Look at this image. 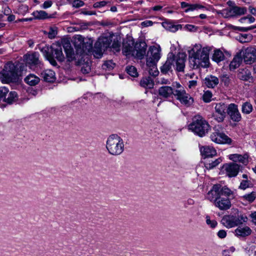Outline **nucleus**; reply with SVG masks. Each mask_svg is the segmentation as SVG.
I'll return each mask as SVG.
<instances>
[{
  "label": "nucleus",
  "instance_id": "obj_27",
  "mask_svg": "<svg viewBox=\"0 0 256 256\" xmlns=\"http://www.w3.org/2000/svg\"><path fill=\"white\" fill-rule=\"evenodd\" d=\"M205 84L210 88H213L216 86L219 82L218 79L215 76H208L204 79Z\"/></svg>",
  "mask_w": 256,
  "mask_h": 256
},
{
  "label": "nucleus",
  "instance_id": "obj_50",
  "mask_svg": "<svg viewBox=\"0 0 256 256\" xmlns=\"http://www.w3.org/2000/svg\"><path fill=\"white\" fill-rule=\"evenodd\" d=\"M212 94L211 92H205L202 96V100L206 102H209L212 100Z\"/></svg>",
  "mask_w": 256,
  "mask_h": 256
},
{
  "label": "nucleus",
  "instance_id": "obj_18",
  "mask_svg": "<svg viewBox=\"0 0 256 256\" xmlns=\"http://www.w3.org/2000/svg\"><path fill=\"white\" fill-rule=\"evenodd\" d=\"M214 204L222 210H227L231 207V202L228 197L225 198L221 196L214 203Z\"/></svg>",
  "mask_w": 256,
  "mask_h": 256
},
{
  "label": "nucleus",
  "instance_id": "obj_11",
  "mask_svg": "<svg viewBox=\"0 0 256 256\" xmlns=\"http://www.w3.org/2000/svg\"><path fill=\"white\" fill-rule=\"evenodd\" d=\"M174 96L182 104L187 106H190L194 102L193 98L186 92L185 90H178L177 93H174Z\"/></svg>",
  "mask_w": 256,
  "mask_h": 256
},
{
  "label": "nucleus",
  "instance_id": "obj_40",
  "mask_svg": "<svg viewBox=\"0 0 256 256\" xmlns=\"http://www.w3.org/2000/svg\"><path fill=\"white\" fill-rule=\"evenodd\" d=\"M232 10L234 16H241L244 14L246 12V9L244 7L233 6Z\"/></svg>",
  "mask_w": 256,
  "mask_h": 256
},
{
  "label": "nucleus",
  "instance_id": "obj_24",
  "mask_svg": "<svg viewBox=\"0 0 256 256\" xmlns=\"http://www.w3.org/2000/svg\"><path fill=\"white\" fill-rule=\"evenodd\" d=\"M252 232V230L248 226H239L234 230L235 234L238 237L248 236L251 234Z\"/></svg>",
  "mask_w": 256,
  "mask_h": 256
},
{
  "label": "nucleus",
  "instance_id": "obj_52",
  "mask_svg": "<svg viewBox=\"0 0 256 256\" xmlns=\"http://www.w3.org/2000/svg\"><path fill=\"white\" fill-rule=\"evenodd\" d=\"M184 28L190 32H196L198 30V28L192 24H186L185 25Z\"/></svg>",
  "mask_w": 256,
  "mask_h": 256
},
{
  "label": "nucleus",
  "instance_id": "obj_4",
  "mask_svg": "<svg viewBox=\"0 0 256 256\" xmlns=\"http://www.w3.org/2000/svg\"><path fill=\"white\" fill-rule=\"evenodd\" d=\"M232 194V191L226 186H222L220 184H214L208 191L206 198L214 204L221 196L229 197Z\"/></svg>",
  "mask_w": 256,
  "mask_h": 256
},
{
  "label": "nucleus",
  "instance_id": "obj_33",
  "mask_svg": "<svg viewBox=\"0 0 256 256\" xmlns=\"http://www.w3.org/2000/svg\"><path fill=\"white\" fill-rule=\"evenodd\" d=\"M140 85L146 88H152L154 86L153 80L150 77L144 78L140 82Z\"/></svg>",
  "mask_w": 256,
  "mask_h": 256
},
{
  "label": "nucleus",
  "instance_id": "obj_13",
  "mask_svg": "<svg viewBox=\"0 0 256 256\" xmlns=\"http://www.w3.org/2000/svg\"><path fill=\"white\" fill-rule=\"evenodd\" d=\"M227 113L234 122H238L242 119L241 114L238 110V106L234 104H228Z\"/></svg>",
  "mask_w": 256,
  "mask_h": 256
},
{
  "label": "nucleus",
  "instance_id": "obj_30",
  "mask_svg": "<svg viewBox=\"0 0 256 256\" xmlns=\"http://www.w3.org/2000/svg\"><path fill=\"white\" fill-rule=\"evenodd\" d=\"M74 44L75 47L78 48V49H80L82 50L80 52H86V50H84V38L82 36H75L74 38Z\"/></svg>",
  "mask_w": 256,
  "mask_h": 256
},
{
  "label": "nucleus",
  "instance_id": "obj_2",
  "mask_svg": "<svg viewBox=\"0 0 256 256\" xmlns=\"http://www.w3.org/2000/svg\"><path fill=\"white\" fill-rule=\"evenodd\" d=\"M106 148L111 155H120L124 150V141L118 135L112 134L107 139Z\"/></svg>",
  "mask_w": 256,
  "mask_h": 256
},
{
  "label": "nucleus",
  "instance_id": "obj_57",
  "mask_svg": "<svg viewBox=\"0 0 256 256\" xmlns=\"http://www.w3.org/2000/svg\"><path fill=\"white\" fill-rule=\"evenodd\" d=\"M173 86L176 88V89L174 90V93H177L178 90H184V88L180 85V84L177 82L173 84Z\"/></svg>",
  "mask_w": 256,
  "mask_h": 256
},
{
  "label": "nucleus",
  "instance_id": "obj_44",
  "mask_svg": "<svg viewBox=\"0 0 256 256\" xmlns=\"http://www.w3.org/2000/svg\"><path fill=\"white\" fill-rule=\"evenodd\" d=\"M127 73L133 77H136L138 76V73L136 68L134 66H128L126 68Z\"/></svg>",
  "mask_w": 256,
  "mask_h": 256
},
{
  "label": "nucleus",
  "instance_id": "obj_8",
  "mask_svg": "<svg viewBox=\"0 0 256 256\" xmlns=\"http://www.w3.org/2000/svg\"><path fill=\"white\" fill-rule=\"evenodd\" d=\"M160 46H151L148 52L146 58L147 66L156 65V62L160 58Z\"/></svg>",
  "mask_w": 256,
  "mask_h": 256
},
{
  "label": "nucleus",
  "instance_id": "obj_48",
  "mask_svg": "<svg viewBox=\"0 0 256 256\" xmlns=\"http://www.w3.org/2000/svg\"><path fill=\"white\" fill-rule=\"evenodd\" d=\"M8 92V88L5 86L0 88V100H2L4 102V101Z\"/></svg>",
  "mask_w": 256,
  "mask_h": 256
},
{
  "label": "nucleus",
  "instance_id": "obj_17",
  "mask_svg": "<svg viewBox=\"0 0 256 256\" xmlns=\"http://www.w3.org/2000/svg\"><path fill=\"white\" fill-rule=\"evenodd\" d=\"M146 44H136L134 46L132 56L138 59H142L146 54Z\"/></svg>",
  "mask_w": 256,
  "mask_h": 256
},
{
  "label": "nucleus",
  "instance_id": "obj_43",
  "mask_svg": "<svg viewBox=\"0 0 256 256\" xmlns=\"http://www.w3.org/2000/svg\"><path fill=\"white\" fill-rule=\"evenodd\" d=\"M252 39V36L250 34H242L239 36V40L242 43L250 42Z\"/></svg>",
  "mask_w": 256,
  "mask_h": 256
},
{
  "label": "nucleus",
  "instance_id": "obj_45",
  "mask_svg": "<svg viewBox=\"0 0 256 256\" xmlns=\"http://www.w3.org/2000/svg\"><path fill=\"white\" fill-rule=\"evenodd\" d=\"M28 8L26 5L22 4L19 6L15 12L19 14L24 15L28 11Z\"/></svg>",
  "mask_w": 256,
  "mask_h": 256
},
{
  "label": "nucleus",
  "instance_id": "obj_41",
  "mask_svg": "<svg viewBox=\"0 0 256 256\" xmlns=\"http://www.w3.org/2000/svg\"><path fill=\"white\" fill-rule=\"evenodd\" d=\"M238 78L244 80H247L250 76V73L248 70H242L238 74Z\"/></svg>",
  "mask_w": 256,
  "mask_h": 256
},
{
  "label": "nucleus",
  "instance_id": "obj_32",
  "mask_svg": "<svg viewBox=\"0 0 256 256\" xmlns=\"http://www.w3.org/2000/svg\"><path fill=\"white\" fill-rule=\"evenodd\" d=\"M134 48L133 42L129 44L124 43L123 45L122 53L125 56L128 57L132 56Z\"/></svg>",
  "mask_w": 256,
  "mask_h": 256
},
{
  "label": "nucleus",
  "instance_id": "obj_10",
  "mask_svg": "<svg viewBox=\"0 0 256 256\" xmlns=\"http://www.w3.org/2000/svg\"><path fill=\"white\" fill-rule=\"evenodd\" d=\"M40 55L36 52L28 53L24 56V61L26 65L32 68L34 66L38 65L40 64L39 60Z\"/></svg>",
  "mask_w": 256,
  "mask_h": 256
},
{
  "label": "nucleus",
  "instance_id": "obj_37",
  "mask_svg": "<svg viewBox=\"0 0 256 256\" xmlns=\"http://www.w3.org/2000/svg\"><path fill=\"white\" fill-rule=\"evenodd\" d=\"M162 24V26L164 28L173 32H176L180 28L182 27L181 25H174L168 22H164Z\"/></svg>",
  "mask_w": 256,
  "mask_h": 256
},
{
  "label": "nucleus",
  "instance_id": "obj_47",
  "mask_svg": "<svg viewBox=\"0 0 256 256\" xmlns=\"http://www.w3.org/2000/svg\"><path fill=\"white\" fill-rule=\"evenodd\" d=\"M252 184L250 181L248 180H242L239 186V188L242 190H246V188L252 186Z\"/></svg>",
  "mask_w": 256,
  "mask_h": 256
},
{
  "label": "nucleus",
  "instance_id": "obj_29",
  "mask_svg": "<svg viewBox=\"0 0 256 256\" xmlns=\"http://www.w3.org/2000/svg\"><path fill=\"white\" fill-rule=\"evenodd\" d=\"M24 80L28 84L34 86L40 82V79L34 74H30L24 78Z\"/></svg>",
  "mask_w": 256,
  "mask_h": 256
},
{
  "label": "nucleus",
  "instance_id": "obj_19",
  "mask_svg": "<svg viewBox=\"0 0 256 256\" xmlns=\"http://www.w3.org/2000/svg\"><path fill=\"white\" fill-rule=\"evenodd\" d=\"M174 60L176 62V70L183 72L185 67L186 55L184 53H179Z\"/></svg>",
  "mask_w": 256,
  "mask_h": 256
},
{
  "label": "nucleus",
  "instance_id": "obj_61",
  "mask_svg": "<svg viewBox=\"0 0 256 256\" xmlns=\"http://www.w3.org/2000/svg\"><path fill=\"white\" fill-rule=\"evenodd\" d=\"M48 60L50 62V64L54 66H56L57 64L56 60L50 56H47Z\"/></svg>",
  "mask_w": 256,
  "mask_h": 256
},
{
  "label": "nucleus",
  "instance_id": "obj_22",
  "mask_svg": "<svg viewBox=\"0 0 256 256\" xmlns=\"http://www.w3.org/2000/svg\"><path fill=\"white\" fill-rule=\"evenodd\" d=\"M174 56L172 53L168 54V60L160 68L162 72L166 74L172 70V66H174Z\"/></svg>",
  "mask_w": 256,
  "mask_h": 256
},
{
  "label": "nucleus",
  "instance_id": "obj_35",
  "mask_svg": "<svg viewBox=\"0 0 256 256\" xmlns=\"http://www.w3.org/2000/svg\"><path fill=\"white\" fill-rule=\"evenodd\" d=\"M18 100V94L14 91L9 92L6 94V97L4 100V102L11 104Z\"/></svg>",
  "mask_w": 256,
  "mask_h": 256
},
{
  "label": "nucleus",
  "instance_id": "obj_64",
  "mask_svg": "<svg viewBox=\"0 0 256 256\" xmlns=\"http://www.w3.org/2000/svg\"><path fill=\"white\" fill-rule=\"evenodd\" d=\"M250 217L252 218V222L256 224V212L252 213L250 214Z\"/></svg>",
  "mask_w": 256,
  "mask_h": 256
},
{
  "label": "nucleus",
  "instance_id": "obj_31",
  "mask_svg": "<svg viewBox=\"0 0 256 256\" xmlns=\"http://www.w3.org/2000/svg\"><path fill=\"white\" fill-rule=\"evenodd\" d=\"M222 162L220 158L215 160H204V164L205 168L208 170H211L216 166Z\"/></svg>",
  "mask_w": 256,
  "mask_h": 256
},
{
  "label": "nucleus",
  "instance_id": "obj_5",
  "mask_svg": "<svg viewBox=\"0 0 256 256\" xmlns=\"http://www.w3.org/2000/svg\"><path fill=\"white\" fill-rule=\"evenodd\" d=\"M18 68L14 64L9 62L4 66L2 72H0V80L3 83L8 84L18 79Z\"/></svg>",
  "mask_w": 256,
  "mask_h": 256
},
{
  "label": "nucleus",
  "instance_id": "obj_55",
  "mask_svg": "<svg viewBox=\"0 0 256 256\" xmlns=\"http://www.w3.org/2000/svg\"><path fill=\"white\" fill-rule=\"evenodd\" d=\"M84 4V2L81 0H74L72 2V6L76 8L82 7Z\"/></svg>",
  "mask_w": 256,
  "mask_h": 256
},
{
  "label": "nucleus",
  "instance_id": "obj_26",
  "mask_svg": "<svg viewBox=\"0 0 256 256\" xmlns=\"http://www.w3.org/2000/svg\"><path fill=\"white\" fill-rule=\"evenodd\" d=\"M248 156L247 154L243 156L239 154H232L229 156V158L234 162H240L244 164H246L248 162Z\"/></svg>",
  "mask_w": 256,
  "mask_h": 256
},
{
  "label": "nucleus",
  "instance_id": "obj_49",
  "mask_svg": "<svg viewBox=\"0 0 256 256\" xmlns=\"http://www.w3.org/2000/svg\"><path fill=\"white\" fill-rule=\"evenodd\" d=\"M206 224L210 228H214L218 224V222L216 220H211L210 216H206Z\"/></svg>",
  "mask_w": 256,
  "mask_h": 256
},
{
  "label": "nucleus",
  "instance_id": "obj_6",
  "mask_svg": "<svg viewBox=\"0 0 256 256\" xmlns=\"http://www.w3.org/2000/svg\"><path fill=\"white\" fill-rule=\"evenodd\" d=\"M248 218L244 215L238 214L237 216H234L230 214L226 215L222 218V223L226 228H232L246 222Z\"/></svg>",
  "mask_w": 256,
  "mask_h": 256
},
{
  "label": "nucleus",
  "instance_id": "obj_25",
  "mask_svg": "<svg viewBox=\"0 0 256 256\" xmlns=\"http://www.w3.org/2000/svg\"><path fill=\"white\" fill-rule=\"evenodd\" d=\"M41 76L46 82H52L56 80L55 72L51 70H44L41 73Z\"/></svg>",
  "mask_w": 256,
  "mask_h": 256
},
{
  "label": "nucleus",
  "instance_id": "obj_58",
  "mask_svg": "<svg viewBox=\"0 0 256 256\" xmlns=\"http://www.w3.org/2000/svg\"><path fill=\"white\" fill-rule=\"evenodd\" d=\"M52 4V2L51 0H46L45 1L42 5L41 6V8L44 9H46L50 8Z\"/></svg>",
  "mask_w": 256,
  "mask_h": 256
},
{
  "label": "nucleus",
  "instance_id": "obj_34",
  "mask_svg": "<svg viewBox=\"0 0 256 256\" xmlns=\"http://www.w3.org/2000/svg\"><path fill=\"white\" fill-rule=\"evenodd\" d=\"M32 15L34 18L36 20H44L51 18L46 12L42 10H35L33 12Z\"/></svg>",
  "mask_w": 256,
  "mask_h": 256
},
{
  "label": "nucleus",
  "instance_id": "obj_28",
  "mask_svg": "<svg viewBox=\"0 0 256 256\" xmlns=\"http://www.w3.org/2000/svg\"><path fill=\"white\" fill-rule=\"evenodd\" d=\"M52 54L58 61L62 62L64 60V58L60 46L56 45V47H54V45L52 46Z\"/></svg>",
  "mask_w": 256,
  "mask_h": 256
},
{
  "label": "nucleus",
  "instance_id": "obj_7",
  "mask_svg": "<svg viewBox=\"0 0 256 256\" xmlns=\"http://www.w3.org/2000/svg\"><path fill=\"white\" fill-rule=\"evenodd\" d=\"M110 45V38L104 36L100 38L94 44L93 50L94 56L96 58H101L104 52L109 47Z\"/></svg>",
  "mask_w": 256,
  "mask_h": 256
},
{
  "label": "nucleus",
  "instance_id": "obj_3",
  "mask_svg": "<svg viewBox=\"0 0 256 256\" xmlns=\"http://www.w3.org/2000/svg\"><path fill=\"white\" fill-rule=\"evenodd\" d=\"M208 123L200 115L194 116L192 122L188 126V129L198 136L202 137L210 130Z\"/></svg>",
  "mask_w": 256,
  "mask_h": 256
},
{
  "label": "nucleus",
  "instance_id": "obj_16",
  "mask_svg": "<svg viewBox=\"0 0 256 256\" xmlns=\"http://www.w3.org/2000/svg\"><path fill=\"white\" fill-rule=\"evenodd\" d=\"M222 169L226 171L228 176L230 178L234 177L238 174L240 166L234 162L226 164L223 166Z\"/></svg>",
  "mask_w": 256,
  "mask_h": 256
},
{
  "label": "nucleus",
  "instance_id": "obj_60",
  "mask_svg": "<svg viewBox=\"0 0 256 256\" xmlns=\"http://www.w3.org/2000/svg\"><path fill=\"white\" fill-rule=\"evenodd\" d=\"M226 236V231L224 230H220L218 232V236L220 238H224Z\"/></svg>",
  "mask_w": 256,
  "mask_h": 256
},
{
  "label": "nucleus",
  "instance_id": "obj_12",
  "mask_svg": "<svg viewBox=\"0 0 256 256\" xmlns=\"http://www.w3.org/2000/svg\"><path fill=\"white\" fill-rule=\"evenodd\" d=\"M212 140L219 144H230L232 140L222 132H214L210 135Z\"/></svg>",
  "mask_w": 256,
  "mask_h": 256
},
{
  "label": "nucleus",
  "instance_id": "obj_14",
  "mask_svg": "<svg viewBox=\"0 0 256 256\" xmlns=\"http://www.w3.org/2000/svg\"><path fill=\"white\" fill-rule=\"evenodd\" d=\"M243 58L246 64H251L254 62L256 58V49L252 47H249L242 51Z\"/></svg>",
  "mask_w": 256,
  "mask_h": 256
},
{
  "label": "nucleus",
  "instance_id": "obj_20",
  "mask_svg": "<svg viewBox=\"0 0 256 256\" xmlns=\"http://www.w3.org/2000/svg\"><path fill=\"white\" fill-rule=\"evenodd\" d=\"M200 151L202 155L204 157V160L216 155V150L212 146H202L200 148Z\"/></svg>",
  "mask_w": 256,
  "mask_h": 256
},
{
  "label": "nucleus",
  "instance_id": "obj_56",
  "mask_svg": "<svg viewBox=\"0 0 256 256\" xmlns=\"http://www.w3.org/2000/svg\"><path fill=\"white\" fill-rule=\"evenodd\" d=\"M107 3H108L107 2L104 1V0L96 2L94 4L93 6L94 8H100L104 6H105L106 5Z\"/></svg>",
  "mask_w": 256,
  "mask_h": 256
},
{
  "label": "nucleus",
  "instance_id": "obj_59",
  "mask_svg": "<svg viewBox=\"0 0 256 256\" xmlns=\"http://www.w3.org/2000/svg\"><path fill=\"white\" fill-rule=\"evenodd\" d=\"M81 70L83 74H88L90 70V68L88 64H86V66H83Z\"/></svg>",
  "mask_w": 256,
  "mask_h": 256
},
{
  "label": "nucleus",
  "instance_id": "obj_21",
  "mask_svg": "<svg viewBox=\"0 0 256 256\" xmlns=\"http://www.w3.org/2000/svg\"><path fill=\"white\" fill-rule=\"evenodd\" d=\"M158 92L159 96L164 99L172 98V96H174V90L172 87L168 86H163L160 88Z\"/></svg>",
  "mask_w": 256,
  "mask_h": 256
},
{
  "label": "nucleus",
  "instance_id": "obj_46",
  "mask_svg": "<svg viewBox=\"0 0 256 256\" xmlns=\"http://www.w3.org/2000/svg\"><path fill=\"white\" fill-rule=\"evenodd\" d=\"M243 198L248 202H252L254 201L256 198V192H252L250 194L244 195Z\"/></svg>",
  "mask_w": 256,
  "mask_h": 256
},
{
  "label": "nucleus",
  "instance_id": "obj_38",
  "mask_svg": "<svg viewBox=\"0 0 256 256\" xmlns=\"http://www.w3.org/2000/svg\"><path fill=\"white\" fill-rule=\"evenodd\" d=\"M242 62V58L240 56H236L232 60L230 64V70H234L238 68Z\"/></svg>",
  "mask_w": 256,
  "mask_h": 256
},
{
  "label": "nucleus",
  "instance_id": "obj_54",
  "mask_svg": "<svg viewBox=\"0 0 256 256\" xmlns=\"http://www.w3.org/2000/svg\"><path fill=\"white\" fill-rule=\"evenodd\" d=\"M114 64L111 60L106 61L102 66L104 69L108 68L111 70L114 68Z\"/></svg>",
  "mask_w": 256,
  "mask_h": 256
},
{
  "label": "nucleus",
  "instance_id": "obj_62",
  "mask_svg": "<svg viewBox=\"0 0 256 256\" xmlns=\"http://www.w3.org/2000/svg\"><path fill=\"white\" fill-rule=\"evenodd\" d=\"M153 24V22L151 20H145L142 22V26L146 27L152 26Z\"/></svg>",
  "mask_w": 256,
  "mask_h": 256
},
{
  "label": "nucleus",
  "instance_id": "obj_1",
  "mask_svg": "<svg viewBox=\"0 0 256 256\" xmlns=\"http://www.w3.org/2000/svg\"><path fill=\"white\" fill-rule=\"evenodd\" d=\"M212 48L202 47L200 44H196L188 50L190 63L193 68L200 67L208 68L210 65L209 53Z\"/></svg>",
  "mask_w": 256,
  "mask_h": 256
},
{
  "label": "nucleus",
  "instance_id": "obj_51",
  "mask_svg": "<svg viewBox=\"0 0 256 256\" xmlns=\"http://www.w3.org/2000/svg\"><path fill=\"white\" fill-rule=\"evenodd\" d=\"M120 42H119L118 40H114L112 46V48L113 50L115 52H119L120 50Z\"/></svg>",
  "mask_w": 256,
  "mask_h": 256
},
{
  "label": "nucleus",
  "instance_id": "obj_63",
  "mask_svg": "<svg viewBox=\"0 0 256 256\" xmlns=\"http://www.w3.org/2000/svg\"><path fill=\"white\" fill-rule=\"evenodd\" d=\"M222 80L224 83V84H228L229 82V78L227 75H224L222 76Z\"/></svg>",
  "mask_w": 256,
  "mask_h": 256
},
{
  "label": "nucleus",
  "instance_id": "obj_36",
  "mask_svg": "<svg viewBox=\"0 0 256 256\" xmlns=\"http://www.w3.org/2000/svg\"><path fill=\"white\" fill-rule=\"evenodd\" d=\"M224 56L223 52L219 49L214 50L212 56V60L217 63L224 60Z\"/></svg>",
  "mask_w": 256,
  "mask_h": 256
},
{
  "label": "nucleus",
  "instance_id": "obj_15",
  "mask_svg": "<svg viewBox=\"0 0 256 256\" xmlns=\"http://www.w3.org/2000/svg\"><path fill=\"white\" fill-rule=\"evenodd\" d=\"M180 6L182 8H185V12L198 10H199L202 11L208 10L206 6L198 3L191 4L184 2H180Z\"/></svg>",
  "mask_w": 256,
  "mask_h": 256
},
{
  "label": "nucleus",
  "instance_id": "obj_23",
  "mask_svg": "<svg viewBox=\"0 0 256 256\" xmlns=\"http://www.w3.org/2000/svg\"><path fill=\"white\" fill-rule=\"evenodd\" d=\"M63 47L64 48L68 60L72 62L75 59V54L72 48L71 47L70 43L68 42L64 41L63 43Z\"/></svg>",
  "mask_w": 256,
  "mask_h": 256
},
{
  "label": "nucleus",
  "instance_id": "obj_9",
  "mask_svg": "<svg viewBox=\"0 0 256 256\" xmlns=\"http://www.w3.org/2000/svg\"><path fill=\"white\" fill-rule=\"evenodd\" d=\"M228 106L224 103L220 102L216 104L214 106L215 112L214 114V119L218 122L224 121L226 116V110H228Z\"/></svg>",
  "mask_w": 256,
  "mask_h": 256
},
{
  "label": "nucleus",
  "instance_id": "obj_42",
  "mask_svg": "<svg viewBox=\"0 0 256 256\" xmlns=\"http://www.w3.org/2000/svg\"><path fill=\"white\" fill-rule=\"evenodd\" d=\"M220 14H222V15L226 18L234 16V14L232 10V8L224 9L220 12Z\"/></svg>",
  "mask_w": 256,
  "mask_h": 256
},
{
  "label": "nucleus",
  "instance_id": "obj_39",
  "mask_svg": "<svg viewBox=\"0 0 256 256\" xmlns=\"http://www.w3.org/2000/svg\"><path fill=\"white\" fill-rule=\"evenodd\" d=\"M253 110L252 104L249 102H245L242 105V111L243 114H250Z\"/></svg>",
  "mask_w": 256,
  "mask_h": 256
},
{
  "label": "nucleus",
  "instance_id": "obj_53",
  "mask_svg": "<svg viewBox=\"0 0 256 256\" xmlns=\"http://www.w3.org/2000/svg\"><path fill=\"white\" fill-rule=\"evenodd\" d=\"M156 65H154L152 66H148L150 68H151L149 70V74H150L156 76L158 75L159 72L156 66Z\"/></svg>",
  "mask_w": 256,
  "mask_h": 256
}]
</instances>
